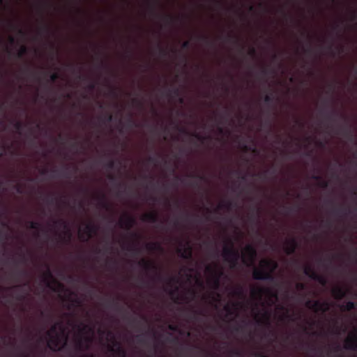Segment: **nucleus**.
<instances>
[{
  "label": "nucleus",
  "instance_id": "obj_20",
  "mask_svg": "<svg viewBox=\"0 0 357 357\" xmlns=\"http://www.w3.org/2000/svg\"><path fill=\"white\" fill-rule=\"evenodd\" d=\"M333 213L334 215L337 216H344L348 215L349 213H351V211L341 206L338 208L334 209L333 211Z\"/></svg>",
  "mask_w": 357,
  "mask_h": 357
},
{
  "label": "nucleus",
  "instance_id": "obj_37",
  "mask_svg": "<svg viewBox=\"0 0 357 357\" xmlns=\"http://www.w3.org/2000/svg\"><path fill=\"white\" fill-rule=\"evenodd\" d=\"M274 96L272 94L266 95L264 97V102L267 104H271L273 102Z\"/></svg>",
  "mask_w": 357,
  "mask_h": 357
},
{
  "label": "nucleus",
  "instance_id": "obj_3",
  "mask_svg": "<svg viewBox=\"0 0 357 357\" xmlns=\"http://www.w3.org/2000/svg\"><path fill=\"white\" fill-rule=\"evenodd\" d=\"M206 271L211 275L213 288L214 289H218L220 285V278L224 275L223 271L215 264L214 266L207 265Z\"/></svg>",
  "mask_w": 357,
  "mask_h": 357
},
{
  "label": "nucleus",
  "instance_id": "obj_10",
  "mask_svg": "<svg viewBox=\"0 0 357 357\" xmlns=\"http://www.w3.org/2000/svg\"><path fill=\"white\" fill-rule=\"evenodd\" d=\"M298 247V243L295 238H291L285 241V245L284 250L288 255H291L295 253L296 249Z\"/></svg>",
  "mask_w": 357,
  "mask_h": 357
},
{
  "label": "nucleus",
  "instance_id": "obj_35",
  "mask_svg": "<svg viewBox=\"0 0 357 357\" xmlns=\"http://www.w3.org/2000/svg\"><path fill=\"white\" fill-rule=\"evenodd\" d=\"M13 126L16 130L20 131L24 127V123L20 121H15Z\"/></svg>",
  "mask_w": 357,
  "mask_h": 357
},
{
  "label": "nucleus",
  "instance_id": "obj_54",
  "mask_svg": "<svg viewBox=\"0 0 357 357\" xmlns=\"http://www.w3.org/2000/svg\"><path fill=\"white\" fill-rule=\"evenodd\" d=\"M254 356L255 357H269L268 355H266V354H263L261 353H259V352H256L254 354Z\"/></svg>",
  "mask_w": 357,
  "mask_h": 357
},
{
  "label": "nucleus",
  "instance_id": "obj_61",
  "mask_svg": "<svg viewBox=\"0 0 357 357\" xmlns=\"http://www.w3.org/2000/svg\"><path fill=\"white\" fill-rule=\"evenodd\" d=\"M269 172L268 170H266L265 171L264 173H260V174H258L257 176L260 178H265L266 177V174H268Z\"/></svg>",
  "mask_w": 357,
  "mask_h": 357
},
{
  "label": "nucleus",
  "instance_id": "obj_25",
  "mask_svg": "<svg viewBox=\"0 0 357 357\" xmlns=\"http://www.w3.org/2000/svg\"><path fill=\"white\" fill-rule=\"evenodd\" d=\"M342 133L343 135L347 137L350 141L354 140V136L352 135L351 130L348 127H344L341 129Z\"/></svg>",
  "mask_w": 357,
  "mask_h": 357
},
{
  "label": "nucleus",
  "instance_id": "obj_6",
  "mask_svg": "<svg viewBox=\"0 0 357 357\" xmlns=\"http://www.w3.org/2000/svg\"><path fill=\"white\" fill-rule=\"evenodd\" d=\"M107 334L112 339V345L108 346V349L114 352L118 357H126V351L121 347V344L118 342L111 331H107Z\"/></svg>",
  "mask_w": 357,
  "mask_h": 357
},
{
  "label": "nucleus",
  "instance_id": "obj_51",
  "mask_svg": "<svg viewBox=\"0 0 357 357\" xmlns=\"http://www.w3.org/2000/svg\"><path fill=\"white\" fill-rule=\"evenodd\" d=\"M84 341L86 342V344L85 346V349H88L89 348V344H90L91 342V338L87 337H84Z\"/></svg>",
  "mask_w": 357,
  "mask_h": 357
},
{
  "label": "nucleus",
  "instance_id": "obj_30",
  "mask_svg": "<svg viewBox=\"0 0 357 357\" xmlns=\"http://www.w3.org/2000/svg\"><path fill=\"white\" fill-rule=\"evenodd\" d=\"M188 176L190 178H197L201 181H207L206 176H204V175L199 174L192 173V174H189L188 175Z\"/></svg>",
  "mask_w": 357,
  "mask_h": 357
},
{
  "label": "nucleus",
  "instance_id": "obj_2",
  "mask_svg": "<svg viewBox=\"0 0 357 357\" xmlns=\"http://www.w3.org/2000/svg\"><path fill=\"white\" fill-rule=\"evenodd\" d=\"M229 246L226 245L223 248L222 257L225 261L229 264L230 268H234L238 263L241 255L239 251L234 248L231 241H229Z\"/></svg>",
  "mask_w": 357,
  "mask_h": 357
},
{
  "label": "nucleus",
  "instance_id": "obj_53",
  "mask_svg": "<svg viewBox=\"0 0 357 357\" xmlns=\"http://www.w3.org/2000/svg\"><path fill=\"white\" fill-rule=\"evenodd\" d=\"M56 201H57V199L54 197L47 198V202L50 204H53Z\"/></svg>",
  "mask_w": 357,
  "mask_h": 357
},
{
  "label": "nucleus",
  "instance_id": "obj_58",
  "mask_svg": "<svg viewBox=\"0 0 357 357\" xmlns=\"http://www.w3.org/2000/svg\"><path fill=\"white\" fill-rule=\"evenodd\" d=\"M110 93H111V95L115 98H116L118 96L116 89L115 88H112Z\"/></svg>",
  "mask_w": 357,
  "mask_h": 357
},
{
  "label": "nucleus",
  "instance_id": "obj_62",
  "mask_svg": "<svg viewBox=\"0 0 357 357\" xmlns=\"http://www.w3.org/2000/svg\"><path fill=\"white\" fill-rule=\"evenodd\" d=\"M108 178H109L111 181H113V182L116 181V176H114L113 174H109V175L108 176Z\"/></svg>",
  "mask_w": 357,
  "mask_h": 357
},
{
  "label": "nucleus",
  "instance_id": "obj_38",
  "mask_svg": "<svg viewBox=\"0 0 357 357\" xmlns=\"http://www.w3.org/2000/svg\"><path fill=\"white\" fill-rule=\"evenodd\" d=\"M106 167L109 169H114L115 167V162L114 160H109L107 163H106Z\"/></svg>",
  "mask_w": 357,
  "mask_h": 357
},
{
  "label": "nucleus",
  "instance_id": "obj_56",
  "mask_svg": "<svg viewBox=\"0 0 357 357\" xmlns=\"http://www.w3.org/2000/svg\"><path fill=\"white\" fill-rule=\"evenodd\" d=\"M199 38H200V39H202V40H204V41H205L206 43H207L208 44H211V43H210V41L208 40V37H207V36L202 35V36H199Z\"/></svg>",
  "mask_w": 357,
  "mask_h": 357
},
{
  "label": "nucleus",
  "instance_id": "obj_42",
  "mask_svg": "<svg viewBox=\"0 0 357 357\" xmlns=\"http://www.w3.org/2000/svg\"><path fill=\"white\" fill-rule=\"evenodd\" d=\"M128 124V126L130 128L139 127V125L135 123V121L132 119V117L129 118Z\"/></svg>",
  "mask_w": 357,
  "mask_h": 357
},
{
  "label": "nucleus",
  "instance_id": "obj_34",
  "mask_svg": "<svg viewBox=\"0 0 357 357\" xmlns=\"http://www.w3.org/2000/svg\"><path fill=\"white\" fill-rule=\"evenodd\" d=\"M123 248L128 251L133 252L135 254H138L139 252V249L137 248L136 246L133 245H128L126 247H123Z\"/></svg>",
  "mask_w": 357,
  "mask_h": 357
},
{
  "label": "nucleus",
  "instance_id": "obj_46",
  "mask_svg": "<svg viewBox=\"0 0 357 357\" xmlns=\"http://www.w3.org/2000/svg\"><path fill=\"white\" fill-rule=\"evenodd\" d=\"M158 47H159V52H160V55H162V56H167L168 52H167V50L162 47L161 46H158Z\"/></svg>",
  "mask_w": 357,
  "mask_h": 357
},
{
  "label": "nucleus",
  "instance_id": "obj_17",
  "mask_svg": "<svg viewBox=\"0 0 357 357\" xmlns=\"http://www.w3.org/2000/svg\"><path fill=\"white\" fill-rule=\"evenodd\" d=\"M180 257L184 259H190L192 257V248L187 243V246L178 249Z\"/></svg>",
  "mask_w": 357,
  "mask_h": 357
},
{
  "label": "nucleus",
  "instance_id": "obj_16",
  "mask_svg": "<svg viewBox=\"0 0 357 357\" xmlns=\"http://www.w3.org/2000/svg\"><path fill=\"white\" fill-rule=\"evenodd\" d=\"M54 225L55 226H59V227H63L64 229H66V232H65V236L67 237L68 238V241H70V240L71 239V237H72V234H71V231L69 229V226H68V224L66 221H65L63 219H59V220H54Z\"/></svg>",
  "mask_w": 357,
  "mask_h": 357
},
{
  "label": "nucleus",
  "instance_id": "obj_24",
  "mask_svg": "<svg viewBox=\"0 0 357 357\" xmlns=\"http://www.w3.org/2000/svg\"><path fill=\"white\" fill-rule=\"evenodd\" d=\"M146 248L149 251L162 250V248L160 245L158 243H150L146 245Z\"/></svg>",
  "mask_w": 357,
  "mask_h": 357
},
{
  "label": "nucleus",
  "instance_id": "obj_39",
  "mask_svg": "<svg viewBox=\"0 0 357 357\" xmlns=\"http://www.w3.org/2000/svg\"><path fill=\"white\" fill-rule=\"evenodd\" d=\"M192 136L195 137L197 139H198L201 142H203L206 139L205 137H203L202 135H201L197 132H192Z\"/></svg>",
  "mask_w": 357,
  "mask_h": 357
},
{
  "label": "nucleus",
  "instance_id": "obj_8",
  "mask_svg": "<svg viewBox=\"0 0 357 357\" xmlns=\"http://www.w3.org/2000/svg\"><path fill=\"white\" fill-rule=\"evenodd\" d=\"M305 305L307 307H308L309 309H310L316 312H321L324 313V312H327L330 308V305H329L328 303L326 301L320 302L319 301H312L308 300L305 303Z\"/></svg>",
  "mask_w": 357,
  "mask_h": 357
},
{
  "label": "nucleus",
  "instance_id": "obj_44",
  "mask_svg": "<svg viewBox=\"0 0 357 357\" xmlns=\"http://www.w3.org/2000/svg\"><path fill=\"white\" fill-rule=\"evenodd\" d=\"M132 103L135 105L142 107L143 105V102L142 100H139L138 98H133L132 99Z\"/></svg>",
  "mask_w": 357,
  "mask_h": 357
},
{
  "label": "nucleus",
  "instance_id": "obj_9",
  "mask_svg": "<svg viewBox=\"0 0 357 357\" xmlns=\"http://www.w3.org/2000/svg\"><path fill=\"white\" fill-rule=\"evenodd\" d=\"M98 230V227L93 223H88L85 225L83 233H79V237L82 241H87L91 238L93 234H96Z\"/></svg>",
  "mask_w": 357,
  "mask_h": 357
},
{
  "label": "nucleus",
  "instance_id": "obj_4",
  "mask_svg": "<svg viewBox=\"0 0 357 357\" xmlns=\"http://www.w3.org/2000/svg\"><path fill=\"white\" fill-rule=\"evenodd\" d=\"M138 264L142 267L146 271L150 272L152 271L154 273V275L152 276L151 280L153 281H160L162 280V275L159 272L158 266L153 263V261H148L145 259H142Z\"/></svg>",
  "mask_w": 357,
  "mask_h": 357
},
{
  "label": "nucleus",
  "instance_id": "obj_41",
  "mask_svg": "<svg viewBox=\"0 0 357 357\" xmlns=\"http://www.w3.org/2000/svg\"><path fill=\"white\" fill-rule=\"evenodd\" d=\"M59 78V74L58 73H52L50 76V79L52 82H55Z\"/></svg>",
  "mask_w": 357,
  "mask_h": 357
},
{
  "label": "nucleus",
  "instance_id": "obj_12",
  "mask_svg": "<svg viewBox=\"0 0 357 357\" xmlns=\"http://www.w3.org/2000/svg\"><path fill=\"white\" fill-rule=\"evenodd\" d=\"M135 223V219L129 215H126L125 218H121L119 220L120 227L125 228L127 230H130L131 228H132Z\"/></svg>",
  "mask_w": 357,
  "mask_h": 357
},
{
  "label": "nucleus",
  "instance_id": "obj_49",
  "mask_svg": "<svg viewBox=\"0 0 357 357\" xmlns=\"http://www.w3.org/2000/svg\"><path fill=\"white\" fill-rule=\"evenodd\" d=\"M104 119L107 122H111L112 121V119H113V116L110 114H107L105 115Z\"/></svg>",
  "mask_w": 357,
  "mask_h": 357
},
{
  "label": "nucleus",
  "instance_id": "obj_55",
  "mask_svg": "<svg viewBox=\"0 0 357 357\" xmlns=\"http://www.w3.org/2000/svg\"><path fill=\"white\" fill-rule=\"evenodd\" d=\"M224 310L229 314H232V311H231V307L229 306V305H225L224 307Z\"/></svg>",
  "mask_w": 357,
  "mask_h": 357
},
{
  "label": "nucleus",
  "instance_id": "obj_32",
  "mask_svg": "<svg viewBox=\"0 0 357 357\" xmlns=\"http://www.w3.org/2000/svg\"><path fill=\"white\" fill-rule=\"evenodd\" d=\"M231 206H232V202L230 201H227V202H222V203L220 204L218 206V209L220 210L222 208H227L229 210L231 208Z\"/></svg>",
  "mask_w": 357,
  "mask_h": 357
},
{
  "label": "nucleus",
  "instance_id": "obj_64",
  "mask_svg": "<svg viewBox=\"0 0 357 357\" xmlns=\"http://www.w3.org/2000/svg\"><path fill=\"white\" fill-rule=\"evenodd\" d=\"M40 31L49 32L50 29L47 26H44L40 29Z\"/></svg>",
  "mask_w": 357,
  "mask_h": 357
},
{
  "label": "nucleus",
  "instance_id": "obj_14",
  "mask_svg": "<svg viewBox=\"0 0 357 357\" xmlns=\"http://www.w3.org/2000/svg\"><path fill=\"white\" fill-rule=\"evenodd\" d=\"M46 267H47V269L45 271V273H43V280L46 284L47 287L51 288L54 291H58L59 290H57L55 288H52L51 286L50 280H52L54 282H56V280L53 278L52 273L49 266L46 265Z\"/></svg>",
  "mask_w": 357,
  "mask_h": 357
},
{
  "label": "nucleus",
  "instance_id": "obj_22",
  "mask_svg": "<svg viewBox=\"0 0 357 357\" xmlns=\"http://www.w3.org/2000/svg\"><path fill=\"white\" fill-rule=\"evenodd\" d=\"M232 295L241 298H244L245 297L244 289L241 286H238L235 289H234L232 291Z\"/></svg>",
  "mask_w": 357,
  "mask_h": 357
},
{
  "label": "nucleus",
  "instance_id": "obj_18",
  "mask_svg": "<svg viewBox=\"0 0 357 357\" xmlns=\"http://www.w3.org/2000/svg\"><path fill=\"white\" fill-rule=\"evenodd\" d=\"M142 220L144 222L157 223L159 222V216L156 212L147 213L142 216Z\"/></svg>",
  "mask_w": 357,
  "mask_h": 357
},
{
  "label": "nucleus",
  "instance_id": "obj_59",
  "mask_svg": "<svg viewBox=\"0 0 357 357\" xmlns=\"http://www.w3.org/2000/svg\"><path fill=\"white\" fill-rule=\"evenodd\" d=\"M249 54L251 56H255L256 55V50L254 47L250 48L249 51Z\"/></svg>",
  "mask_w": 357,
  "mask_h": 357
},
{
  "label": "nucleus",
  "instance_id": "obj_60",
  "mask_svg": "<svg viewBox=\"0 0 357 357\" xmlns=\"http://www.w3.org/2000/svg\"><path fill=\"white\" fill-rule=\"evenodd\" d=\"M147 161H148L149 163H154V162H155L156 159H155V158H154V157H151V156H150V157H149V158H147Z\"/></svg>",
  "mask_w": 357,
  "mask_h": 357
},
{
  "label": "nucleus",
  "instance_id": "obj_36",
  "mask_svg": "<svg viewBox=\"0 0 357 357\" xmlns=\"http://www.w3.org/2000/svg\"><path fill=\"white\" fill-rule=\"evenodd\" d=\"M337 112L335 110H332L330 113L326 114V118L328 120H333V117L337 116Z\"/></svg>",
  "mask_w": 357,
  "mask_h": 357
},
{
  "label": "nucleus",
  "instance_id": "obj_23",
  "mask_svg": "<svg viewBox=\"0 0 357 357\" xmlns=\"http://www.w3.org/2000/svg\"><path fill=\"white\" fill-rule=\"evenodd\" d=\"M356 307V303H354L353 301H348L346 303L345 305H341L340 309L342 311L349 312V311H351V310L355 309Z\"/></svg>",
  "mask_w": 357,
  "mask_h": 357
},
{
  "label": "nucleus",
  "instance_id": "obj_47",
  "mask_svg": "<svg viewBox=\"0 0 357 357\" xmlns=\"http://www.w3.org/2000/svg\"><path fill=\"white\" fill-rule=\"evenodd\" d=\"M6 214V209L3 205H1V207L0 208V219H2L5 218Z\"/></svg>",
  "mask_w": 357,
  "mask_h": 357
},
{
  "label": "nucleus",
  "instance_id": "obj_1",
  "mask_svg": "<svg viewBox=\"0 0 357 357\" xmlns=\"http://www.w3.org/2000/svg\"><path fill=\"white\" fill-rule=\"evenodd\" d=\"M58 326H59L62 331L61 323H57L53 325L50 330L47 332V335L49 336V341L47 342V347L53 351H61V349L66 344L67 337L66 336L63 340V344L61 345V341L59 335L56 333Z\"/></svg>",
  "mask_w": 357,
  "mask_h": 357
},
{
  "label": "nucleus",
  "instance_id": "obj_50",
  "mask_svg": "<svg viewBox=\"0 0 357 357\" xmlns=\"http://www.w3.org/2000/svg\"><path fill=\"white\" fill-rule=\"evenodd\" d=\"M77 347L78 348V349L79 351H82L83 350V347H84V344H83V341H82V339H79L78 342H77Z\"/></svg>",
  "mask_w": 357,
  "mask_h": 357
},
{
  "label": "nucleus",
  "instance_id": "obj_28",
  "mask_svg": "<svg viewBox=\"0 0 357 357\" xmlns=\"http://www.w3.org/2000/svg\"><path fill=\"white\" fill-rule=\"evenodd\" d=\"M98 199H100V205L101 206V207L105 208V209H109V204L105 201V195L104 194H101L99 197H98Z\"/></svg>",
  "mask_w": 357,
  "mask_h": 357
},
{
  "label": "nucleus",
  "instance_id": "obj_11",
  "mask_svg": "<svg viewBox=\"0 0 357 357\" xmlns=\"http://www.w3.org/2000/svg\"><path fill=\"white\" fill-rule=\"evenodd\" d=\"M261 266H263L264 270L267 271L268 273H273L278 268V264L277 261L273 259H264L260 262Z\"/></svg>",
  "mask_w": 357,
  "mask_h": 357
},
{
  "label": "nucleus",
  "instance_id": "obj_26",
  "mask_svg": "<svg viewBox=\"0 0 357 357\" xmlns=\"http://www.w3.org/2000/svg\"><path fill=\"white\" fill-rule=\"evenodd\" d=\"M314 278L313 280L318 282L320 284L325 286L327 284V280L323 275L317 273L314 274Z\"/></svg>",
  "mask_w": 357,
  "mask_h": 357
},
{
  "label": "nucleus",
  "instance_id": "obj_29",
  "mask_svg": "<svg viewBox=\"0 0 357 357\" xmlns=\"http://www.w3.org/2000/svg\"><path fill=\"white\" fill-rule=\"evenodd\" d=\"M312 178L316 181H319L320 185L323 188H326L328 185V183L326 181L322 179L319 175H313Z\"/></svg>",
  "mask_w": 357,
  "mask_h": 357
},
{
  "label": "nucleus",
  "instance_id": "obj_15",
  "mask_svg": "<svg viewBox=\"0 0 357 357\" xmlns=\"http://www.w3.org/2000/svg\"><path fill=\"white\" fill-rule=\"evenodd\" d=\"M344 348L350 350H357V333L346 339Z\"/></svg>",
  "mask_w": 357,
  "mask_h": 357
},
{
  "label": "nucleus",
  "instance_id": "obj_45",
  "mask_svg": "<svg viewBox=\"0 0 357 357\" xmlns=\"http://www.w3.org/2000/svg\"><path fill=\"white\" fill-rule=\"evenodd\" d=\"M190 43L189 40H186V41H184L182 45H181V47L182 49H184V50H188L190 47Z\"/></svg>",
  "mask_w": 357,
  "mask_h": 357
},
{
  "label": "nucleus",
  "instance_id": "obj_48",
  "mask_svg": "<svg viewBox=\"0 0 357 357\" xmlns=\"http://www.w3.org/2000/svg\"><path fill=\"white\" fill-rule=\"evenodd\" d=\"M17 274L18 276L26 277L28 275V273L25 270H20L17 272Z\"/></svg>",
  "mask_w": 357,
  "mask_h": 357
},
{
  "label": "nucleus",
  "instance_id": "obj_52",
  "mask_svg": "<svg viewBox=\"0 0 357 357\" xmlns=\"http://www.w3.org/2000/svg\"><path fill=\"white\" fill-rule=\"evenodd\" d=\"M72 303H73V305L79 306L81 305V301L79 298H75V299L73 300Z\"/></svg>",
  "mask_w": 357,
  "mask_h": 357
},
{
  "label": "nucleus",
  "instance_id": "obj_33",
  "mask_svg": "<svg viewBox=\"0 0 357 357\" xmlns=\"http://www.w3.org/2000/svg\"><path fill=\"white\" fill-rule=\"evenodd\" d=\"M177 291L178 287H176L174 290L169 291V295L174 298V301L176 303H178L180 300L179 296L177 295Z\"/></svg>",
  "mask_w": 357,
  "mask_h": 357
},
{
  "label": "nucleus",
  "instance_id": "obj_21",
  "mask_svg": "<svg viewBox=\"0 0 357 357\" xmlns=\"http://www.w3.org/2000/svg\"><path fill=\"white\" fill-rule=\"evenodd\" d=\"M303 272L305 275L309 277L311 279H314V274H317V271L312 267L310 265H307L305 266Z\"/></svg>",
  "mask_w": 357,
  "mask_h": 357
},
{
  "label": "nucleus",
  "instance_id": "obj_43",
  "mask_svg": "<svg viewBox=\"0 0 357 357\" xmlns=\"http://www.w3.org/2000/svg\"><path fill=\"white\" fill-rule=\"evenodd\" d=\"M6 146L4 144L0 145V158L3 157L6 153Z\"/></svg>",
  "mask_w": 357,
  "mask_h": 357
},
{
  "label": "nucleus",
  "instance_id": "obj_7",
  "mask_svg": "<svg viewBox=\"0 0 357 357\" xmlns=\"http://www.w3.org/2000/svg\"><path fill=\"white\" fill-rule=\"evenodd\" d=\"M252 278L256 280H267L271 282L275 280V276L271 273H268L267 271L264 270L263 266H261V268H254Z\"/></svg>",
  "mask_w": 357,
  "mask_h": 357
},
{
  "label": "nucleus",
  "instance_id": "obj_19",
  "mask_svg": "<svg viewBox=\"0 0 357 357\" xmlns=\"http://www.w3.org/2000/svg\"><path fill=\"white\" fill-rule=\"evenodd\" d=\"M333 294L335 297V298L337 300H341L343 298H344L347 295V291L340 287H337L333 289Z\"/></svg>",
  "mask_w": 357,
  "mask_h": 357
},
{
  "label": "nucleus",
  "instance_id": "obj_13",
  "mask_svg": "<svg viewBox=\"0 0 357 357\" xmlns=\"http://www.w3.org/2000/svg\"><path fill=\"white\" fill-rule=\"evenodd\" d=\"M265 293L270 294L273 297H277V294L272 292L269 289L257 287H254L251 289V294L253 297H257L261 298V296Z\"/></svg>",
  "mask_w": 357,
  "mask_h": 357
},
{
  "label": "nucleus",
  "instance_id": "obj_57",
  "mask_svg": "<svg viewBox=\"0 0 357 357\" xmlns=\"http://www.w3.org/2000/svg\"><path fill=\"white\" fill-rule=\"evenodd\" d=\"M8 41H9V43H10L11 45L15 44V37H13V36H8Z\"/></svg>",
  "mask_w": 357,
  "mask_h": 357
},
{
  "label": "nucleus",
  "instance_id": "obj_5",
  "mask_svg": "<svg viewBox=\"0 0 357 357\" xmlns=\"http://www.w3.org/2000/svg\"><path fill=\"white\" fill-rule=\"evenodd\" d=\"M257 252L254 245L248 244L245 247L244 252L243 253L241 258L243 262L247 265H253L257 258Z\"/></svg>",
  "mask_w": 357,
  "mask_h": 357
},
{
  "label": "nucleus",
  "instance_id": "obj_31",
  "mask_svg": "<svg viewBox=\"0 0 357 357\" xmlns=\"http://www.w3.org/2000/svg\"><path fill=\"white\" fill-rule=\"evenodd\" d=\"M28 53V48L25 45H22L17 52V57L22 58Z\"/></svg>",
  "mask_w": 357,
  "mask_h": 357
},
{
  "label": "nucleus",
  "instance_id": "obj_63",
  "mask_svg": "<svg viewBox=\"0 0 357 357\" xmlns=\"http://www.w3.org/2000/svg\"><path fill=\"white\" fill-rule=\"evenodd\" d=\"M231 353L232 354L236 355V356H241V352H240L238 350H236V349L232 350V351H231Z\"/></svg>",
  "mask_w": 357,
  "mask_h": 357
},
{
  "label": "nucleus",
  "instance_id": "obj_27",
  "mask_svg": "<svg viewBox=\"0 0 357 357\" xmlns=\"http://www.w3.org/2000/svg\"><path fill=\"white\" fill-rule=\"evenodd\" d=\"M27 227L31 229L38 230L40 229L41 225L38 222L36 221H29L27 222Z\"/></svg>",
  "mask_w": 357,
  "mask_h": 357
},
{
  "label": "nucleus",
  "instance_id": "obj_40",
  "mask_svg": "<svg viewBox=\"0 0 357 357\" xmlns=\"http://www.w3.org/2000/svg\"><path fill=\"white\" fill-rule=\"evenodd\" d=\"M296 288L297 290L298 291H303V290H305V288H306V286L304 283L303 282H298L296 283Z\"/></svg>",
  "mask_w": 357,
  "mask_h": 357
}]
</instances>
